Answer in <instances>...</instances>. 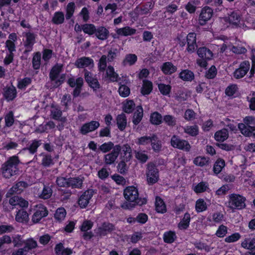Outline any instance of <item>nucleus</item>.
Here are the masks:
<instances>
[{"label":"nucleus","instance_id":"21","mask_svg":"<svg viewBox=\"0 0 255 255\" xmlns=\"http://www.w3.org/2000/svg\"><path fill=\"white\" fill-rule=\"evenodd\" d=\"M93 65V60L89 57H83L76 60L75 65L78 68H83L91 65Z\"/></svg>","mask_w":255,"mask_h":255},{"label":"nucleus","instance_id":"42","mask_svg":"<svg viewBox=\"0 0 255 255\" xmlns=\"http://www.w3.org/2000/svg\"><path fill=\"white\" fill-rule=\"evenodd\" d=\"M152 149L155 152H159L161 148V141L158 139V137L154 134H152V139L150 142Z\"/></svg>","mask_w":255,"mask_h":255},{"label":"nucleus","instance_id":"26","mask_svg":"<svg viewBox=\"0 0 255 255\" xmlns=\"http://www.w3.org/2000/svg\"><path fill=\"white\" fill-rule=\"evenodd\" d=\"M177 67L171 62H166L163 64L161 70L166 75H171L177 71Z\"/></svg>","mask_w":255,"mask_h":255},{"label":"nucleus","instance_id":"31","mask_svg":"<svg viewBox=\"0 0 255 255\" xmlns=\"http://www.w3.org/2000/svg\"><path fill=\"white\" fill-rule=\"evenodd\" d=\"M40 156L42 157L41 165L45 167H49L54 164L52 156L45 153H41Z\"/></svg>","mask_w":255,"mask_h":255},{"label":"nucleus","instance_id":"27","mask_svg":"<svg viewBox=\"0 0 255 255\" xmlns=\"http://www.w3.org/2000/svg\"><path fill=\"white\" fill-rule=\"evenodd\" d=\"M109 32L105 27L100 26L96 28L95 34L96 37L100 40H104L109 36Z\"/></svg>","mask_w":255,"mask_h":255},{"label":"nucleus","instance_id":"35","mask_svg":"<svg viewBox=\"0 0 255 255\" xmlns=\"http://www.w3.org/2000/svg\"><path fill=\"white\" fill-rule=\"evenodd\" d=\"M190 219V214L188 213H186L181 221L178 224V228L181 230L187 229L189 226Z\"/></svg>","mask_w":255,"mask_h":255},{"label":"nucleus","instance_id":"12","mask_svg":"<svg viewBox=\"0 0 255 255\" xmlns=\"http://www.w3.org/2000/svg\"><path fill=\"white\" fill-rule=\"evenodd\" d=\"M28 186V184L25 181H19L13 185L7 192L6 197L8 198L14 194L21 193Z\"/></svg>","mask_w":255,"mask_h":255},{"label":"nucleus","instance_id":"60","mask_svg":"<svg viewBox=\"0 0 255 255\" xmlns=\"http://www.w3.org/2000/svg\"><path fill=\"white\" fill-rule=\"evenodd\" d=\"M152 139V134L150 136H143L137 138L136 143L138 145H145L150 143Z\"/></svg>","mask_w":255,"mask_h":255},{"label":"nucleus","instance_id":"53","mask_svg":"<svg viewBox=\"0 0 255 255\" xmlns=\"http://www.w3.org/2000/svg\"><path fill=\"white\" fill-rule=\"evenodd\" d=\"M52 194V189L49 186H44L42 191L39 195V197L42 199H47L51 196Z\"/></svg>","mask_w":255,"mask_h":255},{"label":"nucleus","instance_id":"49","mask_svg":"<svg viewBox=\"0 0 255 255\" xmlns=\"http://www.w3.org/2000/svg\"><path fill=\"white\" fill-rule=\"evenodd\" d=\"M64 15L61 11L56 12L52 18V21L56 24H60L63 23Z\"/></svg>","mask_w":255,"mask_h":255},{"label":"nucleus","instance_id":"34","mask_svg":"<svg viewBox=\"0 0 255 255\" xmlns=\"http://www.w3.org/2000/svg\"><path fill=\"white\" fill-rule=\"evenodd\" d=\"M137 58L135 54H128L126 55L125 59L122 62V65L126 66L128 65L131 66L133 65L137 61Z\"/></svg>","mask_w":255,"mask_h":255},{"label":"nucleus","instance_id":"10","mask_svg":"<svg viewBox=\"0 0 255 255\" xmlns=\"http://www.w3.org/2000/svg\"><path fill=\"white\" fill-rule=\"evenodd\" d=\"M171 145L174 148H177L185 151H189L191 145L188 141L181 139L177 135H174L171 139Z\"/></svg>","mask_w":255,"mask_h":255},{"label":"nucleus","instance_id":"32","mask_svg":"<svg viewBox=\"0 0 255 255\" xmlns=\"http://www.w3.org/2000/svg\"><path fill=\"white\" fill-rule=\"evenodd\" d=\"M28 214L26 211L20 210L15 216V220L19 223H27L28 221Z\"/></svg>","mask_w":255,"mask_h":255},{"label":"nucleus","instance_id":"5","mask_svg":"<svg viewBox=\"0 0 255 255\" xmlns=\"http://www.w3.org/2000/svg\"><path fill=\"white\" fill-rule=\"evenodd\" d=\"M42 140L34 139L29 141L26 146L22 148L19 154L21 156H27L29 159L33 156V159L36 157L35 154L37 151L38 148L41 145Z\"/></svg>","mask_w":255,"mask_h":255},{"label":"nucleus","instance_id":"14","mask_svg":"<svg viewBox=\"0 0 255 255\" xmlns=\"http://www.w3.org/2000/svg\"><path fill=\"white\" fill-rule=\"evenodd\" d=\"M250 68V64L249 61H245L242 62L238 69H236L233 74L236 79H239L244 77Z\"/></svg>","mask_w":255,"mask_h":255},{"label":"nucleus","instance_id":"52","mask_svg":"<svg viewBox=\"0 0 255 255\" xmlns=\"http://www.w3.org/2000/svg\"><path fill=\"white\" fill-rule=\"evenodd\" d=\"M135 108V104L132 100L127 101L123 106L124 111L128 114L132 112Z\"/></svg>","mask_w":255,"mask_h":255},{"label":"nucleus","instance_id":"48","mask_svg":"<svg viewBox=\"0 0 255 255\" xmlns=\"http://www.w3.org/2000/svg\"><path fill=\"white\" fill-rule=\"evenodd\" d=\"M225 166V162L223 159H218L215 163L213 170L215 174H219Z\"/></svg>","mask_w":255,"mask_h":255},{"label":"nucleus","instance_id":"16","mask_svg":"<svg viewBox=\"0 0 255 255\" xmlns=\"http://www.w3.org/2000/svg\"><path fill=\"white\" fill-rule=\"evenodd\" d=\"M115 230V227L113 224L109 222H104L97 229L96 233L98 236L103 237Z\"/></svg>","mask_w":255,"mask_h":255},{"label":"nucleus","instance_id":"9","mask_svg":"<svg viewBox=\"0 0 255 255\" xmlns=\"http://www.w3.org/2000/svg\"><path fill=\"white\" fill-rule=\"evenodd\" d=\"M25 36L26 40L24 42V46L25 49L21 57L22 59H27L28 53L32 51L33 46L35 43L36 35L33 33L27 32L26 33Z\"/></svg>","mask_w":255,"mask_h":255},{"label":"nucleus","instance_id":"1","mask_svg":"<svg viewBox=\"0 0 255 255\" xmlns=\"http://www.w3.org/2000/svg\"><path fill=\"white\" fill-rule=\"evenodd\" d=\"M124 197L128 202L125 203L122 207L126 209H131L136 205L142 206L145 204L147 199L139 197L138 190L134 186L127 187L124 191Z\"/></svg>","mask_w":255,"mask_h":255},{"label":"nucleus","instance_id":"2","mask_svg":"<svg viewBox=\"0 0 255 255\" xmlns=\"http://www.w3.org/2000/svg\"><path fill=\"white\" fill-rule=\"evenodd\" d=\"M176 38L180 47H183L187 44L186 51L189 54L194 53L197 48L196 33L195 32H190L186 35L182 32L178 34Z\"/></svg>","mask_w":255,"mask_h":255},{"label":"nucleus","instance_id":"17","mask_svg":"<svg viewBox=\"0 0 255 255\" xmlns=\"http://www.w3.org/2000/svg\"><path fill=\"white\" fill-rule=\"evenodd\" d=\"M62 111L59 107L53 105L51 106L50 116L51 119L65 123L67 122V118L65 117H62Z\"/></svg>","mask_w":255,"mask_h":255},{"label":"nucleus","instance_id":"38","mask_svg":"<svg viewBox=\"0 0 255 255\" xmlns=\"http://www.w3.org/2000/svg\"><path fill=\"white\" fill-rule=\"evenodd\" d=\"M152 90V83L147 80H143L141 93L143 95H149Z\"/></svg>","mask_w":255,"mask_h":255},{"label":"nucleus","instance_id":"45","mask_svg":"<svg viewBox=\"0 0 255 255\" xmlns=\"http://www.w3.org/2000/svg\"><path fill=\"white\" fill-rule=\"evenodd\" d=\"M136 30L129 27H125L122 28H119L117 30V32L119 35L124 36L131 35L135 33Z\"/></svg>","mask_w":255,"mask_h":255},{"label":"nucleus","instance_id":"47","mask_svg":"<svg viewBox=\"0 0 255 255\" xmlns=\"http://www.w3.org/2000/svg\"><path fill=\"white\" fill-rule=\"evenodd\" d=\"M106 74L111 82L117 81L119 75L115 72L114 68L113 66H109L108 67Z\"/></svg>","mask_w":255,"mask_h":255},{"label":"nucleus","instance_id":"30","mask_svg":"<svg viewBox=\"0 0 255 255\" xmlns=\"http://www.w3.org/2000/svg\"><path fill=\"white\" fill-rule=\"evenodd\" d=\"M179 77L183 81H191L194 79V74L191 71L186 69L182 70L179 73Z\"/></svg>","mask_w":255,"mask_h":255},{"label":"nucleus","instance_id":"23","mask_svg":"<svg viewBox=\"0 0 255 255\" xmlns=\"http://www.w3.org/2000/svg\"><path fill=\"white\" fill-rule=\"evenodd\" d=\"M117 125L121 131L125 130L127 125V119L126 115L122 113L117 116L116 118Z\"/></svg>","mask_w":255,"mask_h":255},{"label":"nucleus","instance_id":"61","mask_svg":"<svg viewBox=\"0 0 255 255\" xmlns=\"http://www.w3.org/2000/svg\"><path fill=\"white\" fill-rule=\"evenodd\" d=\"M75 5L73 2H69L66 7V18L67 19H70L73 15L75 10Z\"/></svg>","mask_w":255,"mask_h":255},{"label":"nucleus","instance_id":"18","mask_svg":"<svg viewBox=\"0 0 255 255\" xmlns=\"http://www.w3.org/2000/svg\"><path fill=\"white\" fill-rule=\"evenodd\" d=\"M93 195L92 190H87L80 196L78 200V204L81 208H86L89 203Z\"/></svg>","mask_w":255,"mask_h":255},{"label":"nucleus","instance_id":"43","mask_svg":"<svg viewBox=\"0 0 255 255\" xmlns=\"http://www.w3.org/2000/svg\"><path fill=\"white\" fill-rule=\"evenodd\" d=\"M124 155L123 156V160L129 161L131 158V149L130 147L128 144H125L123 147Z\"/></svg>","mask_w":255,"mask_h":255},{"label":"nucleus","instance_id":"19","mask_svg":"<svg viewBox=\"0 0 255 255\" xmlns=\"http://www.w3.org/2000/svg\"><path fill=\"white\" fill-rule=\"evenodd\" d=\"M100 127V123L98 121H92L90 122L84 124L80 129V132L82 134L93 131L97 129Z\"/></svg>","mask_w":255,"mask_h":255},{"label":"nucleus","instance_id":"33","mask_svg":"<svg viewBox=\"0 0 255 255\" xmlns=\"http://www.w3.org/2000/svg\"><path fill=\"white\" fill-rule=\"evenodd\" d=\"M152 7V4L151 2H147L144 4L138 6L135 10L139 14L143 15L148 13L149 10Z\"/></svg>","mask_w":255,"mask_h":255},{"label":"nucleus","instance_id":"36","mask_svg":"<svg viewBox=\"0 0 255 255\" xmlns=\"http://www.w3.org/2000/svg\"><path fill=\"white\" fill-rule=\"evenodd\" d=\"M241 246L245 249H255V238H246L241 243Z\"/></svg>","mask_w":255,"mask_h":255},{"label":"nucleus","instance_id":"51","mask_svg":"<svg viewBox=\"0 0 255 255\" xmlns=\"http://www.w3.org/2000/svg\"><path fill=\"white\" fill-rule=\"evenodd\" d=\"M24 240H23L22 236L20 235H15L12 237V243L14 247H21L24 243Z\"/></svg>","mask_w":255,"mask_h":255},{"label":"nucleus","instance_id":"55","mask_svg":"<svg viewBox=\"0 0 255 255\" xmlns=\"http://www.w3.org/2000/svg\"><path fill=\"white\" fill-rule=\"evenodd\" d=\"M96 27L93 24H84L82 25V30L87 34L91 35L95 33Z\"/></svg>","mask_w":255,"mask_h":255},{"label":"nucleus","instance_id":"28","mask_svg":"<svg viewBox=\"0 0 255 255\" xmlns=\"http://www.w3.org/2000/svg\"><path fill=\"white\" fill-rule=\"evenodd\" d=\"M23 248L28 253L30 251L36 249L38 247V244L36 240L33 238H30L24 240Z\"/></svg>","mask_w":255,"mask_h":255},{"label":"nucleus","instance_id":"15","mask_svg":"<svg viewBox=\"0 0 255 255\" xmlns=\"http://www.w3.org/2000/svg\"><path fill=\"white\" fill-rule=\"evenodd\" d=\"M48 214V211L46 207L42 204L37 206V209L35 212L32 216V221L34 223H38L40 220Z\"/></svg>","mask_w":255,"mask_h":255},{"label":"nucleus","instance_id":"37","mask_svg":"<svg viewBox=\"0 0 255 255\" xmlns=\"http://www.w3.org/2000/svg\"><path fill=\"white\" fill-rule=\"evenodd\" d=\"M254 127L249 125H246L244 124L241 123L238 124V128L242 134L246 136H252V129Z\"/></svg>","mask_w":255,"mask_h":255},{"label":"nucleus","instance_id":"56","mask_svg":"<svg viewBox=\"0 0 255 255\" xmlns=\"http://www.w3.org/2000/svg\"><path fill=\"white\" fill-rule=\"evenodd\" d=\"M77 84L78 85L75 88L73 92V96L75 98L79 96L81 91L83 85V79L82 77L78 78Z\"/></svg>","mask_w":255,"mask_h":255},{"label":"nucleus","instance_id":"11","mask_svg":"<svg viewBox=\"0 0 255 255\" xmlns=\"http://www.w3.org/2000/svg\"><path fill=\"white\" fill-rule=\"evenodd\" d=\"M121 150V146L120 144H117L115 145V148L111 152L105 154L104 157L105 164L111 165L115 163Z\"/></svg>","mask_w":255,"mask_h":255},{"label":"nucleus","instance_id":"29","mask_svg":"<svg viewBox=\"0 0 255 255\" xmlns=\"http://www.w3.org/2000/svg\"><path fill=\"white\" fill-rule=\"evenodd\" d=\"M229 136L228 131L226 128L222 129L216 132L214 135L215 139L220 142H223L226 140Z\"/></svg>","mask_w":255,"mask_h":255},{"label":"nucleus","instance_id":"4","mask_svg":"<svg viewBox=\"0 0 255 255\" xmlns=\"http://www.w3.org/2000/svg\"><path fill=\"white\" fill-rule=\"evenodd\" d=\"M84 180V178L82 176L68 178L59 176L56 178V183L60 187H71L72 189H81L83 186Z\"/></svg>","mask_w":255,"mask_h":255},{"label":"nucleus","instance_id":"7","mask_svg":"<svg viewBox=\"0 0 255 255\" xmlns=\"http://www.w3.org/2000/svg\"><path fill=\"white\" fill-rule=\"evenodd\" d=\"M146 180L148 184L152 185L159 179V170L155 164L149 162L146 169Z\"/></svg>","mask_w":255,"mask_h":255},{"label":"nucleus","instance_id":"6","mask_svg":"<svg viewBox=\"0 0 255 255\" xmlns=\"http://www.w3.org/2000/svg\"><path fill=\"white\" fill-rule=\"evenodd\" d=\"M228 207L231 209L242 210L246 208V198L240 194H231L229 196Z\"/></svg>","mask_w":255,"mask_h":255},{"label":"nucleus","instance_id":"46","mask_svg":"<svg viewBox=\"0 0 255 255\" xmlns=\"http://www.w3.org/2000/svg\"><path fill=\"white\" fill-rule=\"evenodd\" d=\"M114 148H115V145H114V143L112 141H109L101 145L99 147V149L103 153H107L110 151L112 149L113 150Z\"/></svg>","mask_w":255,"mask_h":255},{"label":"nucleus","instance_id":"39","mask_svg":"<svg viewBox=\"0 0 255 255\" xmlns=\"http://www.w3.org/2000/svg\"><path fill=\"white\" fill-rule=\"evenodd\" d=\"M155 210L158 213H164L166 211V205L163 201L158 197L156 198Z\"/></svg>","mask_w":255,"mask_h":255},{"label":"nucleus","instance_id":"50","mask_svg":"<svg viewBox=\"0 0 255 255\" xmlns=\"http://www.w3.org/2000/svg\"><path fill=\"white\" fill-rule=\"evenodd\" d=\"M209 189L208 184L205 182H201L194 188V191L196 193H200L207 191Z\"/></svg>","mask_w":255,"mask_h":255},{"label":"nucleus","instance_id":"3","mask_svg":"<svg viewBox=\"0 0 255 255\" xmlns=\"http://www.w3.org/2000/svg\"><path fill=\"white\" fill-rule=\"evenodd\" d=\"M19 163L20 160L18 156L14 155L9 157L2 165L1 169L2 176L5 178L9 179L17 174Z\"/></svg>","mask_w":255,"mask_h":255},{"label":"nucleus","instance_id":"64","mask_svg":"<svg viewBox=\"0 0 255 255\" xmlns=\"http://www.w3.org/2000/svg\"><path fill=\"white\" fill-rule=\"evenodd\" d=\"M126 162L127 161L122 160L117 166L118 172L122 174H125L128 170V166Z\"/></svg>","mask_w":255,"mask_h":255},{"label":"nucleus","instance_id":"41","mask_svg":"<svg viewBox=\"0 0 255 255\" xmlns=\"http://www.w3.org/2000/svg\"><path fill=\"white\" fill-rule=\"evenodd\" d=\"M228 19L230 23L237 26L240 22V14L238 12L233 11L229 15Z\"/></svg>","mask_w":255,"mask_h":255},{"label":"nucleus","instance_id":"13","mask_svg":"<svg viewBox=\"0 0 255 255\" xmlns=\"http://www.w3.org/2000/svg\"><path fill=\"white\" fill-rule=\"evenodd\" d=\"M213 10L209 6L203 7L199 17V23L200 25H204L211 19L213 15Z\"/></svg>","mask_w":255,"mask_h":255},{"label":"nucleus","instance_id":"40","mask_svg":"<svg viewBox=\"0 0 255 255\" xmlns=\"http://www.w3.org/2000/svg\"><path fill=\"white\" fill-rule=\"evenodd\" d=\"M184 131L192 136H196L199 134V128L196 125L188 126L184 128Z\"/></svg>","mask_w":255,"mask_h":255},{"label":"nucleus","instance_id":"62","mask_svg":"<svg viewBox=\"0 0 255 255\" xmlns=\"http://www.w3.org/2000/svg\"><path fill=\"white\" fill-rule=\"evenodd\" d=\"M5 126L7 127H11L14 123L13 114L12 111L9 112L4 117Z\"/></svg>","mask_w":255,"mask_h":255},{"label":"nucleus","instance_id":"24","mask_svg":"<svg viewBox=\"0 0 255 255\" xmlns=\"http://www.w3.org/2000/svg\"><path fill=\"white\" fill-rule=\"evenodd\" d=\"M16 90L13 86L9 87L4 89V97L7 101H12L16 96Z\"/></svg>","mask_w":255,"mask_h":255},{"label":"nucleus","instance_id":"20","mask_svg":"<svg viewBox=\"0 0 255 255\" xmlns=\"http://www.w3.org/2000/svg\"><path fill=\"white\" fill-rule=\"evenodd\" d=\"M85 79L89 86L94 90L100 88V85L98 80L94 78L92 74L87 70L85 71Z\"/></svg>","mask_w":255,"mask_h":255},{"label":"nucleus","instance_id":"25","mask_svg":"<svg viewBox=\"0 0 255 255\" xmlns=\"http://www.w3.org/2000/svg\"><path fill=\"white\" fill-rule=\"evenodd\" d=\"M143 115L142 107L141 106H137L132 118V123L134 126H137L141 122L143 118Z\"/></svg>","mask_w":255,"mask_h":255},{"label":"nucleus","instance_id":"58","mask_svg":"<svg viewBox=\"0 0 255 255\" xmlns=\"http://www.w3.org/2000/svg\"><path fill=\"white\" fill-rule=\"evenodd\" d=\"M31 79L29 77H26L18 81L17 87L18 89L23 90L31 83Z\"/></svg>","mask_w":255,"mask_h":255},{"label":"nucleus","instance_id":"57","mask_svg":"<svg viewBox=\"0 0 255 255\" xmlns=\"http://www.w3.org/2000/svg\"><path fill=\"white\" fill-rule=\"evenodd\" d=\"M176 238V236L175 233L171 231L165 233L163 236L164 241L169 244L173 243Z\"/></svg>","mask_w":255,"mask_h":255},{"label":"nucleus","instance_id":"44","mask_svg":"<svg viewBox=\"0 0 255 255\" xmlns=\"http://www.w3.org/2000/svg\"><path fill=\"white\" fill-rule=\"evenodd\" d=\"M193 162L196 165L203 167L209 164L210 163L209 158L198 156L194 159Z\"/></svg>","mask_w":255,"mask_h":255},{"label":"nucleus","instance_id":"22","mask_svg":"<svg viewBox=\"0 0 255 255\" xmlns=\"http://www.w3.org/2000/svg\"><path fill=\"white\" fill-rule=\"evenodd\" d=\"M63 67V65L62 64H56L52 67L49 73V78L52 82L57 79Z\"/></svg>","mask_w":255,"mask_h":255},{"label":"nucleus","instance_id":"59","mask_svg":"<svg viewBox=\"0 0 255 255\" xmlns=\"http://www.w3.org/2000/svg\"><path fill=\"white\" fill-rule=\"evenodd\" d=\"M150 121L152 124L159 125L162 122V116L158 112H154L151 115Z\"/></svg>","mask_w":255,"mask_h":255},{"label":"nucleus","instance_id":"63","mask_svg":"<svg viewBox=\"0 0 255 255\" xmlns=\"http://www.w3.org/2000/svg\"><path fill=\"white\" fill-rule=\"evenodd\" d=\"M41 54L37 52L34 55L32 59V66L34 69H38L40 66Z\"/></svg>","mask_w":255,"mask_h":255},{"label":"nucleus","instance_id":"8","mask_svg":"<svg viewBox=\"0 0 255 255\" xmlns=\"http://www.w3.org/2000/svg\"><path fill=\"white\" fill-rule=\"evenodd\" d=\"M197 54L200 59L197 60V63L202 67H206L207 65V61L211 60L213 57L212 52L206 47H200L197 49Z\"/></svg>","mask_w":255,"mask_h":255},{"label":"nucleus","instance_id":"54","mask_svg":"<svg viewBox=\"0 0 255 255\" xmlns=\"http://www.w3.org/2000/svg\"><path fill=\"white\" fill-rule=\"evenodd\" d=\"M66 215V212L64 208H59L57 209L54 214V217L59 222L63 220Z\"/></svg>","mask_w":255,"mask_h":255}]
</instances>
